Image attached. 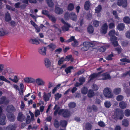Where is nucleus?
<instances>
[{"label":"nucleus","instance_id":"nucleus-40","mask_svg":"<svg viewBox=\"0 0 130 130\" xmlns=\"http://www.w3.org/2000/svg\"><path fill=\"white\" fill-rule=\"evenodd\" d=\"M61 96V94L58 93L56 94L55 95V100H57L60 98Z\"/></svg>","mask_w":130,"mask_h":130},{"label":"nucleus","instance_id":"nucleus-53","mask_svg":"<svg viewBox=\"0 0 130 130\" xmlns=\"http://www.w3.org/2000/svg\"><path fill=\"white\" fill-rule=\"evenodd\" d=\"M74 5L72 4H70L68 6V9L70 10H72L74 9Z\"/></svg>","mask_w":130,"mask_h":130},{"label":"nucleus","instance_id":"nucleus-7","mask_svg":"<svg viewBox=\"0 0 130 130\" xmlns=\"http://www.w3.org/2000/svg\"><path fill=\"white\" fill-rule=\"evenodd\" d=\"M2 108L0 107V124L5 125L6 123V117L2 112Z\"/></svg>","mask_w":130,"mask_h":130},{"label":"nucleus","instance_id":"nucleus-49","mask_svg":"<svg viewBox=\"0 0 130 130\" xmlns=\"http://www.w3.org/2000/svg\"><path fill=\"white\" fill-rule=\"evenodd\" d=\"M67 122L65 121H62L60 122V124L62 126L66 127L67 125Z\"/></svg>","mask_w":130,"mask_h":130},{"label":"nucleus","instance_id":"nucleus-60","mask_svg":"<svg viewBox=\"0 0 130 130\" xmlns=\"http://www.w3.org/2000/svg\"><path fill=\"white\" fill-rule=\"evenodd\" d=\"M65 60L64 59L63 57H62L60 58L58 62V63L59 64H61Z\"/></svg>","mask_w":130,"mask_h":130},{"label":"nucleus","instance_id":"nucleus-52","mask_svg":"<svg viewBox=\"0 0 130 130\" xmlns=\"http://www.w3.org/2000/svg\"><path fill=\"white\" fill-rule=\"evenodd\" d=\"M62 51V49L60 48L56 49L55 51V52L56 54H59Z\"/></svg>","mask_w":130,"mask_h":130},{"label":"nucleus","instance_id":"nucleus-38","mask_svg":"<svg viewBox=\"0 0 130 130\" xmlns=\"http://www.w3.org/2000/svg\"><path fill=\"white\" fill-rule=\"evenodd\" d=\"M100 22L98 21L94 20L93 21V24L94 27H96L98 26L100 24Z\"/></svg>","mask_w":130,"mask_h":130},{"label":"nucleus","instance_id":"nucleus-59","mask_svg":"<svg viewBox=\"0 0 130 130\" xmlns=\"http://www.w3.org/2000/svg\"><path fill=\"white\" fill-rule=\"evenodd\" d=\"M72 45L74 46H77L78 45V42L75 39L74 40L72 44Z\"/></svg>","mask_w":130,"mask_h":130},{"label":"nucleus","instance_id":"nucleus-2","mask_svg":"<svg viewBox=\"0 0 130 130\" xmlns=\"http://www.w3.org/2000/svg\"><path fill=\"white\" fill-rule=\"evenodd\" d=\"M99 73L98 74H93L90 77V80H92L96 77H97L98 79H103V80L110 79V76L107 73H104L102 75H99Z\"/></svg>","mask_w":130,"mask_h":130},{"label":"nucleus","instance_id":"nucleus-61","mask_svg":"<svg viewBox=\"0 0 130 130\" xmlns=\"http://www.w3.org/2000/svg\"><path fill=\"white\" fill-rule=\"evenodd\" d=\"M125 36L126 38L130 39V31H127L126 32Z\"/></svg>","mask_w":130,"mask_h":130},{"label":"nucleus","instance_id":"nucleus-29","mask_svg":"<svg viewBox=\"0 0 130 130\" xmlns=\"http://www.w3.org/2000/svg\"><path fill=\"white\" fill-rule=\"evenodd\" d=\"M8 73V74H10L12 73L11 70L9 68H7L5 69L2 73V74L5 75Z\"/></svg>","mask_w":130,"mask_h":130},{"label":"nucleus","instance_id":"nucleus-32","mask_svg":"<svg viewBox=\"0 0 130 130\" xmlns=\"http://www.w3.org/2000/svg\"><path fill=\"white\" fill-rule=\"evenodd\" d=\"M124 22L126 23L129 24L130 23V18L127 16L125 17L123 19Z\"/></svg>","mask_w":130,"mask_h":130},{"label":"nucleus","instance_id":"nucleus-17","mask_svg":"<svg viewBox=\"0 0 130 130\" xmlns=\"http://www.w3.org/2000/svg\"><path fill=\"white\" fill-rule=\"evenodd\" d=\"M51 96V94L50 93H46L44 92L43 94V99L44 100L46 101L49 100Z\"/></svg>","mask_w":130,"mask_h":130},{"label":"nucleus","instance_id":"nucleus-54","mask_svg":"<svg viewBox=\"0 0 130 130\" xmlns=\"http://www.w3.org/2000/svg\"><path fill=\"white\" fill-rule=\"evenodd\" d=\"M109 28L110 29H112L114 28L115 26V24L113 23H111L109 25Z\"/></svg>","mask_w":130,"mask_h":130},{"label":"nucleus","instance_id":"nucleus-19","mask_svg":"<svg viewBox=\"0 0 130 130\" xmlns=\"http://www.w3.org/2000/svg\"><path fill=\"white\" fill-rule=\"evenodd\" d=\"M55 12L57 14H61L63 13V11L62 8L56 7L55 8Z\"/></svg>","mask_w":130,"mask_h":130},{"label":"nucleus","instance_id":"nucleus-16","mask_svg":"<svg viewBox=\"0 0 130 130\" xmlns=\"http://www.w3.org/2000/svg\"><path fill=\"white\" fill-rule=\"evenodd\" d=\"M49 49L51 51H53L56 48V45L53 43H51L47 46Z\"/></svg>","mask_w":130,"mask_h":130},{"label":"nucleus","instance_id":"nucleus-51","mask_svg":"<svg viewBox=\"0 0 130 130\" xmlns=\"http://www.w3.org/2000/svg\"><path fill=\"white\" fill-rule=\"evenodd\" d=\"M22 5V4L20 3H18L15 4V7L16 8H18L20 7L22 8H23V7Z\"/></svg>","mask_w":130,"mask_h":130},{"label":"nucleus","instance_id":"nucleus-21","mask_svg":"<svg viewBox=\"0 0 130 130\" xmlns=\"http://www.w3.org/2000/svg\"><path fill=\"white\" fill-rule=\"evenodd\" d=\"M25 118V117L23 115L22 113H19L18 117V120L19 121H22Z\"/></svg>","mask_w":130,"mask_h":130},{"label":"nucleus","instance_id":"nucleus-30","mask_svg":"<svg viewBox=\"0 0 130 130\" xmlns=\"http://www.w3.org/2000/svg\"><path fill=\"white\" fill-rule=\"evenodd\" d=\"M129 124V122L127 119H124L122 121V125L125 127L127 126Z\"/></svg>","mask_w":130,"mask_h":130},{"label":"nucleus","instance_id":"nucleus-36","mask_svg":"<svg viewBox=\"0 0 130 130\" xmlns=\"http://www.w3.org/2000/svg\"><path fill=\"white\" fill-rule=\"evenodd\" d=\"M124 99V97L121 95H119L117 96L116 97V100L118 101H122Z\"/></svg>","mask_w":130,"mask_h":130},{"label":"nucleus","instance_id":"nucleus-47","mask_svg":"<svg viewBox=\"0 0 130 130\" xmlns=\"http://www.w3.org/2000/svg\"><path fill=\"white\" fill-rule=\"evenodd\" d=\"M6 34V33L5 30L2 28L0 29V35L3 36Z\"/></svg>","mask_w":130,"mask_h":130},{"label":"nucleus","instance_id":"nucleus-23","mask_svg":"<svg viewBox=\"0 0 130 130\" xmlns=\"http://www.w3.org/2000/svg\"><path fill=\"white\" fill-rule=\"evenodd\" d=\"M70 27V25L66 23L62 27L63 31H68Z\"/></svg>","mask_w":130,"mask_h":130},{"label":"nucleus","instance_id":"nucleus-28","mask_svg":"<svg viewBox=\"0 0 130 130\" xmlns=\"http://www.w3.org/2000/svg\"><path fill=\"white\" fill-rule=\"evenodd\" d=\"M7 115L8 118L10 121H13L14 120L15 118L13 114L10 113Z\"/></svg>","mask_w":130,"mask_h":130},{"label":"nucleus","instance_id":"nucleus-63","mask_svg":"<svg viewBox=\"0 0 130 130\" xmlns=\"http://www.w3.org/2000/svg\"><path fill=\"white\" fill-rule=\"evenodd\" d=\"M54 126L56 127H58L59 126V124L57 120H55L54 123Z\"/></svg>","mask_w":130,"mask_h":130},{"label":"nucleus","instance_id":"nucleus-15","mask_svg":"<svg viewBox=\"0 0 130 130\" xmlns=\"http://www.w3.org/2000/svg\"><path fill=\"white\" fill-rule=\"evenodd\" d=\"M83 46L82 49L84 51H87L89 47L91 46L90 43L88 42H84L83 44Z\"/></svg>","mask_w":130,"mask_h":130},{"label":"nucleus","instance_id":"nucleus-45","mask_svg":"<svg viewBox=\"0 0 130 130\" xmlns=\"http://www.w3.org/2000/svg\"><path fill=\"white\" fill-rule=\"evenodd\" d=\"M92 88L93 90L97 91L99 88L98 86L95 84H93L92 86Z\"/></svg>","mask_w":130,"mask_h":130},{"label":"nucleus","instance_id":"nucleus-57","mask_svg":"<svg viewBox=\"0 0 130 130\" xmlns=\"http://www.w3.org/2000/svg\"><path fill=\"white\" fill-rule=\"evenodd\" d=\"M35 116L36 117L40 114V111L38 109L36 110L35 112Z\"/></svg>","mask_w":130,"mask_h":130},{"label":"nucleus","instance_id":"nucleus-27","mask_svg":"<svg viewBox=\"0 0 130 130\" xmlns=\"http://www.w3.org/2000/svg\"><path fill=\"white\" fill-rule=\"evenodd\" d=\"M0 80L5 81L9 84L10 83V81L8 80L4 76L2 75H0Z\"/></svg>","mask_w":130,"mask_h":130},{"label":"nucleus","instance_id":"nucleus-3","mask_svg":"<svg viewBox=\"0 0 130 130\" xmlns=\"http://www.w3.org/2000/svg\"><path fill=\"white\" fill-rule=\"evenodd\" d=\"M116 34L117 36L119 35L118 33H115V30L114 29L111 30L109 33V35L110 37V39L112 41L113 45L115 46H117L118 45L117 39V37L115 36Z\"/></svg>","mask_w":130,"mask_h":130},{"label":"nucleus","instance_id":"nucleus-13","mask_svg":"<svg viewBox=\"0 0 130 130\" xmlns=\"http://www.w3.org/2000/svg\"><path fill=\"white\" fill-rule=\"evenodd\" d=\"M24 82L26 83L30 84L34 83L35 79L31 77H26L24 79Z\"/></svg>","mask_w":130,"mask_h":130},{"label":"nucleus","instance_id":"nucleus-56","mask_svg":"<svg viewBox=\"0 0 130 130\" xmlns=\"http://www.w3.org/2000/svg\"><path fill=\"white\" fill-rule=\"evenodd\" d=\"M120 60L121 61L123 62H130V60L125 58L121 59H120Z\"/></svg>","mask_w":130,"mask_h":130},{"label":"nucleus","instance_id":"nucleus-26","mask_svg":"<svg viewBox=\"0 0 130 130\" xmlns=\"http://www.w3.org/2000/svg\"><path fill=\"white\" fill-rule=\"evenodd\" d=\"M87 31L90 34L93 33L94 31L93 27L92 25L89 26L88 27Z\"/></svg>","mask_w":130,"mask_h":130},{"label":"nucleus","instance_id":"nucleus-18","mask_svg":"<svg viewBox=\"0 0 130 130\" xmlns=\"http://www.w3.org/2000/svg\"><path fill=\"white\" fill-rule=\"evenodd\" d=\"M120 107L122 109H124L126 108L127 103L125 102L122 101L120 102L119 104Z\"/></svg>","mask_w":130,"mask_h":130},{"label":"nucleus","instance_id":"nucleus-5","mask_svg":"<svg viewBox=\"0 0 130 130\" xmlns=\"http://www.w3.org/2000/svg\"><path fill=\"white\" fill-rule=\"evenodd\" d=\"M44 63L46 67L49 68L50 71H52L54 73H56L57 70L53 66H51L52 61L49 59L45 58L44 59Z\"/></svg>","mask_w":130,"mask_h":130},{"label":"nucleus","instance_id":"nucleus-4","mask_svg":"<svg viewBox=\"0 0 130 130\" xmlns=\"http://www.w3.org/2000/svg\"><path fill=\"white\" fill-rule=\"evenodd\" d=\"M115 113L112 116L113 119L116 120L118 118L120 120L122 119L124 117L123 111L120 109H117L115 111Z\"/></svg>","mask_w":130,"mask_h":130},{"label":"nucleus","instance_id":"nucleus-44","mask_svg":"<svg viewBox=\"0 0 130 130\" xmlns=\"http://www.w3.org/2000/svg\"><path fill=\"white\" fill-rule=\"evenodd\" d=\"M105 106L107 108L109 107L111 105V104L110 102L109 101H106L104 103Z\"/></svg>","mask_w":130,"mask_h":130},{"label":"nucleus","instance_id":"nucleus-39","mask_svg":"<svg viewBox=\"0 0 130 130\" xmlns=\"http://www.w3.org/2000/svg\"><path fill=\"white\" fill-rule=\"evenodd\" d=\"M46 1L49 7H52L54 5V4L52 0H46Z\"/></svg>","mask_w":130,"mask_h":130},{"label":"nucleus","instance_id":"nucleus-6","mask_svg":"<svg viewBox=\"0 0 130 130\" xmlns=\"http://www.w3.org/2000/svg\"><path fill=\"white\" fill-rule=\"evenodd\" d=\"M103 93L105 96L108 98H112L113 94L112 93L111 89L108 88H105L103 91Z\"/></svg>","mask_w":130,"mask_h":130},{"label":"nucleus","instance_id":"nucleus-50","mask_svg":"<svg viewBox=\"0 0 130 130\" xmlns=\"http://www.w3.org/2000/svg\"><path fill=\"white\" fill-rule=\"evenodd\" d=\"M73 68V67H69L65 69V71L68 74L70 72L71 69H72Z\"/></svg>","mask_w":130,"mask_h":130},{"label":"nucleus","instance_id":"nucleus-37","mask_svg":"<svg viewBox=\"0 0 130 130\" xmlns=\"http://www.w3.org/2000/svg\"><path fill=\"white\" fill-rule=\"evenodd\" d=\"M124 114L126 117L129 116H130V110L128 109L125 110L124 111Z\"/></svg>","mask_w":130,"mask_h":130},{"label":"nucleus","instance_id":"nucleus-12","mask_svg":"<svg viewBox=\"0 0 130 130\" xmlns=\"http://www.w3.org/2000/svg\"><path fill=\"white\" fill-rule=\"evenodd\" d=\"M108 25L107 23H105L102 25L101 29V32L103 34H105L107 32Z\"/></svg>","mask_w":130,"mask_h":130},{"label":"nucleus","instance_id":"nucleus-42","mask_svg":"<svg viewBox=\"0 0 130 130\" xmlns=\"http://www.w3.org/2000/svg\"><path fill=\"white\" fill-rule=\"evenodd\" d=\"M101 10V7L100 5H98V7L96 8L95 9V12L96 13H98L100 12Z\"/></svg>","mask_w":130,"mask_h":130},{"label":"nucleus","instance_id":"nucleus-14","mask_svg":"<svg viewBox=\"0 0 130 130\" xmlns=\"http://www.w3.org/2000/svg\"><path fill=\"white\" fill-rule=\"evenodd\" d=\"M117 3L119 6H122L124 7H126L127 6L126 0H118Z\"/></svg>","mask_w":130,"mask_h":130},{"label":"nucleus","instance_id":"nucleus-55","mask_svg":"<svg viewBox=\"0 0 130 130\" xmlns=\"http://www.w3.org/2000/svg\"><path fill=\"white\" fill-rule=\"evenodd\" d=\"M98 124L99 126L102 127H104L105 125L104 123L102 121L99 122Z\"/></svg>","mask_w":130,"mask_h":130},{"label":"nucleus","instance_id":"nucleus-33","mask_svg":"<svg viewBox=\"0 0 130 130\" xmlns=\"http://www.w3.org/2000/svg\"><path fill=\"white\" fill-rule=\"evenodd\" d=\"M5 20L7 21H8L10 20L11 18L9 13L7 12L5 14Z\"/></svg>","mask_w":130,"mask_h":130},{"label":"nucleus","instance_id":"nucleus-34","mask_svg":"<svg viewBox=\"0 0 130 130\" xmlns=\"http://www.w3.org/2000/svg\"><path fill=\"white\" fill-rule=\"evenodd\" d=\"M90 5V3L88 1L86 2L85 5V8L86 10H88L89 8Z\"/></svg>","mask_w":130,"mask_h":130},{"label":"nucleus","instance_id":"nucleus-41","mask_svg":"<svg viewBox=\"0 0 130 130\" xmlns=\"http://www.w3.org/2000/svg\"><path fill=\"white\" fill-rule=\"evenodd\" d=\"M88 89L86 87H84L82 89L81 92L82 94H86L88 91Z\"/></svg>","mask_w":130,"mask_h":130},{"label":"nucleus","instance_id":"nucleus-11","mask_svg":"<svg viewBox=\"0 0 130 130\" xmlns=\"http://www.w3.org/2000/svg\"><path fill=\"white\" fill-rule=\"evenodd\" d=\"M47 48L45 47L42 46L39 47L38 49L39 53L42 55L45 56L46 54Z\"/></svg>","mask_w":130,"mask_h":130},{"label":"nucleus","instance_id":"nucleus-22","mask_svg":"<svg viewBox=\"0 0 130 130\" xmlns=\"http://www.w3.org/2000/svg\"><path fill=\"white\" fill-rule=\"evenodd\" d=\"M121 89L119 88H115L113 91V93L116 95L119 94L121 92Z\"/></svg>","mask_w":130,"mask_h":130},{"label":"nucleus","instance_id":"nucleus-24","mask_svg":"<svg viewBox=\"0 0 130 130\" xmlns=\"http://www.w3.org/2000/svg\"><path fill=\"white\" fill-rule=\"evenodd\" d=\"M8 100L5 97H2L0 100V104L6 103L8 102Z\"/></svg>","mask_w":130,"mask_h":130},{"label":"nucleus","instance_id":"nucleus-20","mask_svg":"<svg viewBox=\"0 0 130 130\" xmlns=\"http://www.w3.org/2000/svg\"><path fill=\"white\" fill-rule=\"evenodd\" d=\"M14 110V108L12 105H9L7 107V111L8 112H10Z\"/></svg>","mask_w":130,"mask_h":130},{"label":"nucleus","instance_id":"nucleus-10","mask_svg":"<svg viewBox=\"0 0 130 130\" xmlns=\"http://www.w3.org/2000/svg\"><path fill=\"white\" fill-rule=\"evenodd\" d=\"M34 83L38 86H43L45 85V82L41 78H38L35 79Z\"/></svg>","mask_w":130,"mask_h":130},{"label":"nucleus","instance_id":"nucleus-8","mask_svg":"<svg viewBox=\"0 0 130 130\" xmlns=\"http://www.w3.org/2000/svg\"><path fill=\"white\" fill-rule=\"evenodd\" d=\"M29 42L32 44L38 45L40 44V41L43 42V40L41 39H38L35 38H30L28 40Z\"/></svg>","mask_w":130,"mask_h":130},{"label":"nucleus","instance_id":"nucleus-25","mask_svg":"<svg viewBox=\"0 0 130 130\" xmlns=\"http://www.w3.org/2000/svg\"><path fill=\"white\" fill-rule=\"evenodd\" d=\"M125 27L124 25V24L121 23L118 24L117 26V29L119 31L123 30Z\"/></svg>","mask_w":130,"mask_h":130},{"label":"nucleus","instance_id":"nucleus-43","mask_svg":"<svg viewBox=\"0 0 130 130\" xmlns=\"http://www.w3.org/2000/svg\"><path fill=\"white\" fill-rule=\"evenodd\" d=\"M61 84H59L57 85L56 87H55L53 89L52 91V93L54 94L55 93L57 89H58L60 86H61Z\"/></svg>","mask_w":130,"mask_h":130},{"label":"nucleus","instance_id":"nucleus-64","mask_svg":"<svg viewBox=\"0 0 130 130\" xmlns=\"http://www.w3.org/2000/svg\"><path fill=\"white\" fill-rule=\"evenodd\" d=\"M122 49L121 47L120 46L115 48V50L118 52V53H120Z\"/></svg>","mask_w":130,"mask_h":130},{"label":"nucleus","instance_id":"nucleus-31","mask_svg":"<svg viewBox=\"0 0 130 130\" xmlns=\"http://www.w3.org/2000/svg\"><path fill=\"white\" fill-rule=\"evenodd\" d=\"M109 46L108 45H106L105 46H102L99 49V50L100 52H103L105 50L106 48L108 47Z\"/></svg>","mask_w":130,"mask_h":130},{"label":"nucleus","instance_id":"nucleus-58","mask_svg":"<svg viewBox=\"0 0 130 130\" xmlns=\"http://www.w3.org/2000/svg\"><path fill=\"white\" fill-rule=\"evenodd\" d=\"M8 127L10 130H15L16 127L15 126L10 125L8 126Z\"/></svg>","mask_w":130,"mask_h":130},{"label":"nucleus","instance_id":"nucleus-1","mask_svg":"<svg viewBox=\"0 0 130 130\" xmlns=\"http://www.w3.org/2000/svg\"><path fill=\"white\" fill-rule=\"evenodd\" d=\"M54 109L55 110L54 112L55 115H56L58 112V114L59 115H62L64 117H70L71 115L70 113L67 110H64L63 109L59 110V108L58 107L57 105H55Z\"/></svg>","mask_w":130,"mask_h":130},{"label":"nucleus","instance_id":"nucleus-35","mask_svg":"<svg viewBox=\"0 0 130 130\" xmlns=\"http://www.w3.org/2000/svg\"><path fill=\"white\" fill-rule=\"evenodd\" d=\"M94 93L91 90H90L89 91L88 95L89 97H91L94 96Z\"/></svg>","mask_w":130,"mask_h":130},{"label":"nucleus","instance_id":"nucleus-46","mask_svg":"<svg viewBox=\"0 0 130 130\" xmlns=\"http://www.w3.org/2000/svg\"><path fill=\"white\" fill-rule=\"evenodd\" d=\"M76 106V104L74 102H70L69 104V106L70 108H74Z\"/></svg>","mask_w":130,"mask_h":130},{"label":"nucleus","instance_id":"nucleus-9","mask_svg":"<svg viewBox=\"0 0 130 130\" xmlns=\"http://www.w3.org/2000/svg\"><path fill=\"white\" fill-rule=\"evenodd\" d=\"M64 18L67 20H68L70 18L72 20L75 21L77 19V16L74 13H71L69 15L67 13L65 14Z\"/></svg>","mask_w":130,"mask_h":130},{"label":"nucleus","instance_id":"nucleus-62","mask_svg":"<svg viewBox=\"0 0 130 130\" xmlns=\"http://www.w3.org/2000/svg\"><path fill=\"white\" fill-rule=\"evenodd\" d=\"M48 17L49 18V19L53 22H54L55 21L56 19L54 17L50 15H49Z\"/></svg>","mask_w":130,"mask_h":130},{"label":"nucleus","instance_id":"nucleus-48","mask_svg":"<svg viewBox=\"0 0 130 130\" xmlns=\"http://www.w3.org/2000/svg\"><path fill=\"white\" fill-rule=\"evenodd\" d=\"M75 40V39H74V37L73 36H72L71 37L69 40H67L66 41H65V42H70L73 41H74V40Z\"/></svg>","mask_w":130,"mask_h":130}]
</instances>
